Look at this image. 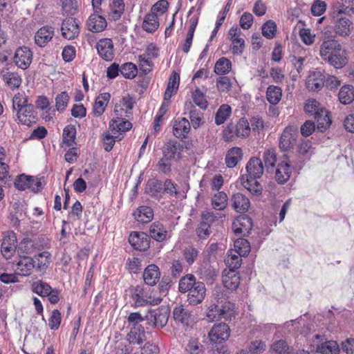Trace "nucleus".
Wrapping results in <instances>:
<instances>
[{"mask_svg": "<svg viewBox=\"0 0 354 354\" xmlns=\"http://www.w3.org/2000/svg\"><path fill=\"white\" fill-rule=\"evenodd\" d=\"M76 138V128L73 124H68L63 130V142L68 147L73 146Z\"/></svg>", "mask_w": 354, "mask_h": 354, "instance_id": "nucleus-58", "label": "nucleus"}, {"mask_svg": "<svg viewBox=\"0 0 354 354\" xmlns=\"http://www.w3.org/2000/svg\"><path fill=\"white\" fill-rule=\"evenodd\" d=\"M206 295V288L204 283L198 281L196 286L188 291L187 301L190 305L196 306L201 304Z\"/></svg>", "mask_w": 354, "mask_h": 354, "instance_id": "nucleus-20", "label": "nucleus"}, {"mask_svg": "<svg viewBox=\"0 0 354 354\" xmlns=\"http://www.w3.org/2000/svg\"><path fill=\"white\" fill-rule=\"evenodd\" d=\"M234 127L238 135V138H245L250 136L251 128L246 118H240L238 122L234 124Z\"/></svg>", "mask_w": 354, "mask_h": 354, "instance_id": "nucleus-57", "label": "nucleus"}, {"mask_svg": "<svg viewBox=\"0 0 354 354\" xmlns=\"http://www.w3.org/2000/svg\"><path fill=\"white\" fill-rule=\"evenodd\" d=\"M232 207L238 213H245L250 207L249 198L241 193H236L232 196Z\"/></svg>", "mask_w": 354, "mask_h": 354, "instance_id": "nucleus-33", "label": "nucleus"}, {"mask_svg": "<svg viewBox=\"0 0 354 354\" xmlns=\"http://www.w3.org/2000/svg\"><path fill=\"white\" fill-rule=\"evenodd\" d=\"M54 33V28L52 26H42L35 33V44L39 47H45L52 40Z\"/></svg>", "mask_w": 354, "mask_h": 354, "instance_id": "nucleus-26", "label": "nucleus"}, {"mask_svg": "<svg viewBox=\"0 0 354 354\" xmlns=\"http://www.w3.org/2000/svg\"><path fill=\"white\" fill-rule=\"evenodd\" d=\"M191 130L189 121L185 118H178L173 122V134L180 139L186 138Z\"/></svg>", "mask_w": 354, "mask_h": 354, "instance_id": "nucleus-23", "label": "nucleus"}, {"mask_svg": "<svg viewBox=\"0 0 354 354\" xmlns=\"http://www.w3.org/2000/svg\"><path fill=\"white\" fill-rule=\"evenodd\" d=\"M151 237L158 242H162L170 237L169 233L165 225L159 222H153L149 227Z\"/></svg>", "mask_w": 354, "mask_h": 354, "instance_id": "nucleus-30", "label": "nucleus"}, {"mask_svg": "<svg viewBox=\"0 0 354 354\" xmlns=\"http://www.w3.org/2000/svg\"><path fill=\"white\" fill-rule=\"evenodd\" d=\"M234 316L235 306L231 302H225L221 308L214 303L209 304L205 312L206 319L209 322L220 320L222 318L230 320Z\"/></svg>", "mask_w": 354, "mask_h": 354, "instance_id": "nucleus-1", "label": "nucleus"}, {"mask_svg": "<svg viewBox=\"0 0 354 354\" xmlns=\"http://www.w3.org/2000/svg\"><path fill=\"white\" fill-rule=\"evenodd\" d=\"M324 107L321 106L320 103L315 99H309L306 100L304 109L306 113L309 115H315L317 114L319 110Z\"/></svg>", "mask_w": 354, "mask_h": 354, "instance_id": "nucleus-63", "label": "nucleus"}, {"mask_svg": "<svg viewBox=\"0 0 354 354\" xmlns=\"http://www.w3.org/2000/svg\"><path fill=\"white\" fill-rule=\"evenodd\" d=\"M292 167L287 160H280L276 167L274 173V179L278 184H285L291 176Z\"/></svg>", "mask_w": 354, "mask_h": 354, "instance_id": "nucleus-15", "label": "nucleus"}, {"mask_svg": "<svg viewBox=\"0 0 354 354\" xmlns=\"http://www.w3.org/2000/svg\"><path fill=\"white\" fill-rule=\"evenodd\" d=\"M183 145L176 140H169L162 148V155L170 159L178 160L181 158Z\"/></svg>", "mask_w": 354, "mask_h": 354, "instance_id": "nucleus-22", "label": "nucleus"}, {"mask_svg": "<svg viewBox=\"0 0 354 354\" xmlns=\"http://www.w3.org/2000/svg\"><path fill=\"white\" fill-rule=\"evenodd\" d=\"M282 97V90L279 86L270 85L266 91V99L271 104H277Z\"/></svg>", "mask_w": 354, "mask_h": 354, "instance_id": "nucleus-55", "label": "nucleus"}, {"mask_svg": "<svg viewBox=\"0 0 354 354\" xmlns=\"http://www.w3.org/2000/svg\"><path fill=\"white\" fill-rule=\"evenodd\" d=\"M135 219L142 223H149L153 218V211L149 206H140L133 214Z\"/></svg>", "mask_w": 354, "mask_h": 354, "instance_id": "nucleus-41", "label": "nucleus"}, {"mask_svg": "<svg viewBox=\"0 0 354 354\" xmlns=\"http://www.w3.org/2000/svg\"><path fill=\"white\" fill-rule=\"evenodd\" d=\"M41 186V183L37 178L24 174L19 175L15 181V187L21 191L30 189L36 193L40 190Z\"/></svg>", "mask_w": 354, "mask_h": 354, "instance_id": "nucleus-7", "label": "nucleus"}, {"mask_svg": "<svg viewBox=\"0 0 354 354\" xmlns=\"http://www.w3.org/2000/svg\"><path fill=\"white\" fill-rule=\"evenodd\" d=\"M185 111L188 112L190 124L194 129H197L204 124V113L197 109L192 102L185 103Z\"/></svg>", "mask_w": 354, "mask_h": 354, "instance_id": "nucleus-16", "label": "nucleus"}, {"mask_svg": "<svg viewBox=\"0 0 354 354\" xmlns=\"http://www.w3.org/2000/svg\"><path fill=\"white\" fill-rule=\"evenodd\" d=\"M35 107L33 105H26L17 111V118L19 121L24 125L31 126L36 123L37 117L35 113Z\"/></svg>", "mask_w": 354, "mask_h": 354, "instance_id": "nucleus-27", "label": "nucleus"}, {"mask_svg": "<svg viewBox=\"0 0 354 354\" xmlns=\"http://www.w3.org/2000/svg\"><path fill=\"white\" fill-rule=\"evenodd\" d=\"M317 351L322 354H339V346L335 341H326L318 346Z\"/></svg>", "mask_w": 354, "mask_h": 354, "instance_id": "nucleus-59", "label": "nucleus"}, {"mask_svg": "<svg viewBox=\"0 0 354 354\" xmlns=\"http://www.w3.org/2000/svg\"><path fill=\"white\" fill-rule=\"evenodd\" d=\"M240 28L232 26L228 32L227 37L231 41L230 50L233 55H241L245 49V40Z\"/></svg>", "mask_w": 354, "mask_h": 354, "instance_id": "nucleus-4", "label": "nucleus"}, {"mask_svg": "<svg viewBox=\"0 0 354 354\" xmlns=\"http://www.w3.org/2000/svg\"><path fill=\"white\" fill-rule=\"evenodd\" d=\"M271 354H292L293 347L289 346L286 340L274 341L270 348Z\"/></svg>", "mask_w": 354, "mask_h": 354, "instance_id": "nucleus-48", "label": "nucleus"}, {"mask_svg": "<svg viewBox=\"0 0 354 354\" xmlns=\"http://www.w3.org/2000/svg\"><path fill=\"white\" fill-rule=\"evenodd\" d=\"M223 283L227 289L235 290L239 286L240 277L235 271H228L223 275Z\"/></svg>", "mask_w": 354, "mask_h": 354, "instance_id": "nucleus-46", "label": "nucleus"}, {"mask_svg": "<svg viewBox=\"0 0 354 354\" xmlns=\"http://www.w3.org/2000/svg\"><path fill=\"white\" fill-rule=\"evenodd\" d=\"M52 287L42 280L34 281L31 285L32 291L41 297H48L51 292Z\"/></svg>", "mask_w": 354, "mask_h": 354, "instance_id": "nucleus-53", "label": "nucleus"}, {"mask_svg": "<svg viewBox=\"0 0 354 354\" xmlns=\"http://www.w3.org/2000/svg\"><path fill=\"white\" fill-rule=\"evenodd\" d=\"M338 99L342 104H349L354 100V86L349 84L342 86L338 93Z\"/></svg>", "mask_w": 354, "mask_h": 354, "instance_id": "nucleus-47", "label": "nucleus"}, {"mask_svg": "<svg viewBox=\"0 0 354 354\" xmlns=\"http://www.w3.org/2000/svg\"><path fill=\"white\" fill-rule=\"evenodd\" d=\"M192 97L194 106H198L203 110H206L208 107V101L206 98L205 93L201 91L198 87H196L194 91L192 92Z\"/></svg>", "mask_w": 354, "mask_h": 354, "instance_id": "nucleus-56", "label": "nucleus"}, {"mask_svg": "<svg viewBox=\"0 0 354 354\" xmlns=\"http://www.w3.org/2000/svg\"><path fill=\"white\" fill-rule=\"evenodd\" d=\"M262 159L266 169L268 171L272 170L275 167L277 161L276 150L273 148L266 149L263 153Z\"/></svg>", "mask_w": 354, "mask_h": 354, "instance_id": "nucleus-51", "label": "nucleus"}, {"mask_svg": "<svg viewBox=\"0 0 354 354\" xmlns=\"http://www.w3.org/2000/svg\"><path fill=\"white\" fill-rule=\"evenodd\" d=\"M241 185L252 194L259 196L262 194L263 187L257 181V178H250L247 175L241 177Z\"/></svg>", "mask_w": 354, "mask_h": 354, "instance_id": "nucleus-38", "label": "nucleus"}, {"mask_svg": "<svg viewBox=\"0 0 354 354\" xmlns=\"http://www.w3.org/2000/svg\"><path fill=\"white\" fill-rule=\"evenodd\" d=\"M145 339V330L143 326L131 327L127 335V340L131 344H140Z\"/></svg>", "mask_w": 354, "mask_h": 354, "instance_id": "nucleus-44", "label": "nucleus"}, {"mask_svg": "<svg viewBox=\"0 0 354 354\" xmlns=\"http://www.w3.org/2000/svg\"><path fill=\"white\" fill-rule=\"evenodd\" d=\"M228 203V196L225 192H218L212 198V206L215 210H224Z\"/></svg>", "mask_w": 354, "mask_h": 354, "instance_id": "nucleus-50", "label": "nucleus"}, {"mask_svg": "<svg viewBox=\"0 0 354 354\" xmlns=\"http://www.w3.org/2000/svg\"><path fill=\"white\" fill-rule=\"evenodd\" d=\"M15 64L20 68L27 69L32 60V53L26 46H21L17 48L14 56Z\"/></svg>", "mask_w": 354, "mask_h": 354, "instance_id": "nucleus-12", "label": "nucleus"}, {"mask_svg": "<svg viewBox=\"0 0 354 354\" xmlns=\"http://www.w3.org/2000/svg\"><path fill=\"white\" fill-rule=\"evenodd\" d=\"M124 7L123 0H113L109 4V19L113 21L120 19L124 13Z\"/></svg>", "mask_w": 354, "mask_h": 354, "instance_id": "nucleus-42", "label": "nucleus"}, {"mask_svg": "<svg viewBox=\"0 0 354 354\" xmlns=\"http://www.w3.org/2000/svg\"><path fill=\"white\" fill-rule=\"evenodd\" d=\"M297 134V127H286L283 131L279 138V147L281 150L287 151L292 149L296 144Z\"/></svg>", "mask_w": 354, "mask_h": 354, "instance_id": "nucleus-6", "label": "nucleus"}, {"mask_svg": "<svg viewBox=\"0 0 354 354\" xmlns=\"http://www.w3.org/2000/svg\"><path fill=\"white\" fill-rule=\"evenodd\" d=\"M324 80L325 75L322 71H310L306 80V88L311 91H319L324 86Z\"/></svg>", "mask_w": 354, "mask_h": 354, "instance_id": "nucleus-17", "label": "nucleus"}, {"mask_svg": "<svg viewBox=\"0 0 354 354\" xmlns=\"http://www.w3.org/2000/svg\"><path fill=\"white\" fill-rule=\"evenodd\" d=\"M1 76L5 84L12 90L18 88L22 83L21 77L17 72L3 70L1 72Z\"/></svg>", "mask_w": 354, "mask_h": 354, "instance_id": "nucleus-35", "label": "nucleus"}, {"mask_svg": "<svg viewBox=\"0 0 354 354\" xmlns=\"http://www.w3.org/2000/svg\"><path fill=\"white\" fill-rule=\"evenodd\" d=\"M314 117L317 123V129L321 132L325 131L331 124L330 113L325 108L319 110Z\"/></svg>", "mask_w": 354, "mask_h": 354, "instance_id": "nucleus-43", "label": "nucleus"}, {"mask_svg": "<svg viewBox=\"0 0 354 354\" xmlns=\"http://www.w3.org/2000/svg\"><path fill=\"white\" fill-rule=\"evenodd\" d=\"M198 283L196 277L192 274H187L183 276L178 283V290L181 293L187 292L194 288Z\"/></svg>", "mask_w": 354, "mask_h": 354, "instance_id": "nucleus-54", "label": "nucleus"}, {"mask_svg": "<svg viewBox=\"0 0 354 354\" xmlns=\"http://www.w3.org/2000/svg\"><path fill=\"white\" fill-rule=\"evenodd\" d=\"M35 271L37 272H46L52 263V254L48 251H43L33 256Z\"/></svg>", "mask_w": 354, "mask_h": 354, "instance_id": "nucleus-25", "label": "nucleus"}, {"mask_svg": "<svg viewBox=\"0 0 354 354\" xmlns=\"http://www.w3.org/2000/svg\"><path fill=\"white\" fill-rule=\"evenodd\" d=\"M252 227V219L248 216H239L232 223V229L236 236H247Z\"/></svg>", "mask_w": 354, "mask_h": 354, "instance_id": "nucleus-11", "label": "nucleus"}, {"mask_svg": "<svg viewBox=\"0 0 354 354\" xmlns=\"http://www.w3.org/2000/svg\"><path fill=\"white\" fill-rule=\"evenodd\" d=\"M232 67L231 61L227 57H222L216 62L214 72L216 75L223 76L228 74L231 71Z\"/></svg>", "mask_w": 354, "mask_h": 354, "instance_id": "nucleus-49", "label": "nucleus"}, {"mask_svg": "<svg viewBox=\"0 0 354 354\" xmlns=\"http://www.w3.org/2000/svg\"><path fill=\"white\" fill-rule=\"evenodd\" d=\"M159 26V18L157 15L149 12L145 16L141 27L144 31L153 33L158 30Z\"/></svg>", "mask_w": 354, "mask_h": 354, "instance_id": "nucleus-39", "label": "nucleus"}, {"mask_svg": "<svg viewBox=\"0 0 354 354\" xmlns=\"http://www.w3.org/2000/svg\"><path fill=\"white\" fill-rule=\"evenodd\" d=\"M334 30L335 33L342 37L348 36L352 30V22L346 17L339 16L334 17Z\"/></svg>", "mask_w": 354, "mask_h": 354, "instance_id": "nucleus-24", "label": "nucleus"}, {"mask_svg": "<svg viewBox=\"0 0 354 354\" xmlns=\"http://www.w3.org/2000/svg\"><path fill=\"white\" fill-rule=\"evenodd\" d=\"M148 319L151 322L153 327L163 328L168 322L169 317V310L163 306L149 312L147 316Z\"/></svg>", "mask_w": 354, "mask_h": 354, "instance_id": "nucleus-14", "label": "nucleus"}, {"mask_svg": "<svg viewBox=\"0 0 354 354\" xmlns=\"http://www.w3.org/2000/svg\"><path fill=\"white\" fill-rule=\"evenodd\" d=\"M142 277L145 283L151 286H155L160 280V271L155 264L149 265L144 270Z\"/></svg>", "mask_w": 354, "mask_h": 354, "instance_id": "nucleus-32", "label": "nucleus"}, {"mask_svg": "<svg viewBox=\"0 0 354 354\" xmlns=\"http://www.w3.org/2000/svg\"><path fill=\"white\" fill-rule=\"evenodd\" d=\"M86 26L88 30L92 32H100L106 28L107 22L104 17L93 13L88 17Z\"/></svg>", "mask_w": 354, "mask_h": 354, "instance_id": "nucleus-29", "label": "nucleus"}, {"mask_svg": "<svg viewBox=\"0 0 354 354\" xmlns=\"http://www.w3.org/2000/svg\"><path fill=\"white\" fill-rule=\"evenodd\" d=\"M338 50V51L333 54V56L328 58V59L326 62L336 69L344 68L347 64L348 61L346 50L342 47L341 44L339 46Z\"/></svg>", "mask_w": 354, "mask_h": 354, "instance_id": "nucleus-31", "label": "nucleus"}, {"mask_svg": "<svg viewBox=\"0 0 354 354\" xmlns=\"http://www.w3.org/2000/svg\"><path fill=\"white\" fill-rule=\"evenodd\" d=\"M339 46V42L335 38H325L320 46V57L324 62H326L328 58L339 50L338 48Z\"/></svg>", "mask_w": 354, "mask_h": 354, "instance_id": "nucleus-18", "label": "nucleus"}, {"mask_svg": "<svg viewBox=\"0 0 354 354\" xmlns=\"http://www.w3.org/2000/svg\"><path fill=\"white\" fill-rule=\"evenodd\" d=\"M173 317L176 322L188 326L190 321V313L183 305L176 306L173 310Z\"/></svg>", "mask_w": 354, "mask_h": 354, "instance_id": "nucleus-45", "label": "nucleus"}, {"mask_svg": "<svg viewBox=\"0 0 354 354\" xmlns=\"http://www.w3.org/2000/svg\"><path fill=\"white\" fill-rule=\"evenodd\" d=\"M235 252L239 256H247L250 252V245L248 240L245 239H237L234 241Z\"/></svg>", "mask_w": 354, "mask_h": 354, "instance_id": "nucleus-62", "label": "nucleus"}, {"mask_svg": "<svg viewBox=\"0 0 354 354\" xmlns=\"http://www.w3.org/2000/svg\"><path fill=\"white\" fill-rule=\"evenodd\" d=\"M134 105L133 98L127 95L123 96L114 107V113L116 116L129 117L132 113V109Z\"/></svg>", "mask_w": 354, "mask_h": 354, "instance_id": "nucleus-19", "label": "nucleus"}, {"mask_svg": "<svg viewBox=\"0 0 354 354\" xmlns=\"http://www.w3.org/2000/svg\"><path fill=\"white\" fill-rule=\"evenodd\" d=\"M129 242L135 250L146 251L149 248L150 238L143 232H133L129 235Z\"/></svg>", "mask_w": 354, "mask_h": 354, "instance_id": "nucleus-13", "label": "nucleus"}, {"mask_svg": "<svg viewBox=\"0 0 354 354\" xmlns=\"http://www.w3.org/2000/svg\"><path fill=\"white\" fill-rule=\"evenodd\" d=\"M239 254H236L233 252L227 253V255L225 259L226 265L229 268V271H234L236 269L240 268L242 262L241 257Z\"/></svg>", "mask_w": 354, "mask_h": 354, "instance_id": "nucleus-61", "label": "nucleus"}, {"mask_svg": "<svg viewBox=\"0 0 354 354\" xmlns=\"http://www.w3.org/2000/svg\"><path fill=\"white\" fill-rule=\"evenodd\" d=\"M99 57L106 61L111 62L115 57V48L113 42L110 38H102L97 41L95 44Z\"/></svg>", "mask_w": 354, "mask_h": 354, "instance_id": "nucleus-5", "label": "nucleus"}, {"mask_svg": "<svg viewBox=\"0 0 354 354\" xmlns=\"http://www.w3.org/2000/svg\"><path fill=\"white\" fill-rule=\"evenodd\" d=\"M243 158V151L240 147H234L230 149L225 158L226 166L228 168H233L237 165Z\"/></svg>", "mask_w": 354, "mask_h": 354, "instance_id": "nucleus-40", "label": "nucleus"}, {"mask_svg": "<svg viewBox=\"0 0 354 354\" xmlns=\"http://www.w3.org/2000/svg\"><path fill=\"white\" fill-rule=\"evenodd\" d=\"M185 353L186 354H203V346L198 339H190L185 347Z\"/></svg>", "mask_w": 354, "mask_h": 354, "instance_id": "nucleus-64", "label": "nucleus"}, {"mask_svg": "<svg viewBox=\"0 0 354 354\" xmlns=\"http://www.w3.org/2000/svg\"><path fill=\"white\" fill-rule=\"evenodd\" d=\"M129 297L133 301L134 308L146 306L147 305H157L160 304L162 299L158 297L151 300L145 288L142 286H131L129 288Z\"/></svg>", "mask_w": 354, "mask_h": 354, "instance_id": "nucleus-2", "label": "nucleus"}, {"mask_svg": "<svg viewBox=\"0 0 354 354\" xmlns=\"http://www.w3.org/2000/svg\"><path fill=\"white\" fill-rule=\"evenodd\" d=\"M247 176L250 178H259L263 174L262 160L257 157H252L246 165Z\"/></svg>", "mask_w": 354, "mask_h": 354, "instance_id": "nucleus-28", "label": "nucleus"}, {"mask_svg": "<svg viewBox=\"0 0 354 354\" xmlns=\"http://www.w3.org/2000/svg\"><path fill=\"white\" fill-rule=\"evenodd\" d=\"M18 250L16 233L13 231H7L4 233L1 245V252L3 257L10 259Z\"/></svg>", "mask_w": 354, "mask_h": 354, "instance_id": "nucleus-3", "label": "nucleus"}, {"mask_svg": "<svg viewBox=\"0 0 354 354\" xmlns=\"http://www.w3.org/2000/svg\"><path fill=\"white\" fill-rule=\"evenodd\" d=\"M120 73L127 79H133L138 73L137 66L132 62L124 63L120 66Z\"/></svg>", "mask_w": 354, "mask_h": 354, "instance_id": "nucleus-60", "label": "nucleus"}, {"mask_svg": "<svg viewBox=\"0 0 354 354\" xmlns=\"http://www.w3.org/2000/svg\"><path fill=\"white\" fill-rule=\"evenodd\" d=\"M230 335L229 326L224 323L214 324L208 333V337L212 343L220 344L226 341Z\"/></svg>", "mask_w": 354, "mask_h": 354, "instance_id": "nucleus-9", "label": "nucleus"}, {"mask_svg": "<svg viewBox=\"0 0 354 354\" xmlns=\"http://www.w3.org/2000/svg\"><path fill=\"white\" fill-rule=\"evenodd\" d=\"M216 218L214 212L205 211L201 214V221L196 229V234L200 239H206L210 234L212 223Z\"/></svg>", "mask_w": 354, "mask_h": 354, "instance_id": "nucleus-10", "label": "nucleus"}, {"mask_svg": "<svg viewBox=\"0 0 354 354\" xmlns=\"http://www.w3.org/2000/svg\"><path fill=\"white\" fill-rule=\"evenodd\" d=\"M41 249V245L36 239L24 237L18 245L17 252L19 255L28 256Z\"/></svg>", "mask_w": 354, "mask_h": 354, "instance_id": "nucleus-21", "label": "nucleus"}, {"mask_svg": "<svg viewBox=\"0 0 354 354\" xmlns=\"http://www.w3.org/2000/svg\"><path fill=\"white\" fill-rule=\"evenodd\" d=\"M110 100L109 93H102L96 97L93 107V113L95 117H100L104 113Z\"/></svg>", "mask_w": 354, "mask_h": 354, "instance_id": "nucleus-34", "label": "nucleus"}, {"mask_svg": "<svg viewBox=\"0 0 354 354\" xmlns=\"http://www.w3.org/2000/svg\"><path fill=\"white\" fill-rule=\"evenodd\" d=\"M232 114V108L229 104H223L218 109L214 118L216 125H221L225 122Z\"/></svg>", "mask_w": 354, "mask_h": 354, "instance_id": "nucleus-52", "label": "nucleus"}, {"mask_svg": "<svg viewBox=\"0 0 354 354\" xmlns=\"http://www.w3.org/2000/svg\"><path fill=\"white\" fill-rule=\"evenodd\" d=\"M61 32L63 37L66 39L77 38L80 32V21L73 17L65 19L62 24Z\"/></svg>", "mask_w": 354, "mask_h": 354, "instance_id": "nucleus-8", "label": "nucleus"}, {"mask_svg": "<svg viewBox=\"0 0 354 354\" xmlns=\"http://www.w3.org/2000/svg\"><path fill=\"white\" fill-rule=\"evenodd\" d=\"M33 257L29 256L19 255V260L17 264V269L20 274L23 276H29L35 270Z\"/></svg>", "mask_w": 354, "mask_h": 354, "instance_id": "nucleus-36", "label": "nucleus"}, {"mask_svg": "<svg viewBox=\"0 0 354 354\" xmlns=\"http://www.w3.org/2000/svg\"><path fill=\"white\" fill-rule=\"evenodd\" d=\"M132 124L125 120L124 117L117 116L115 119H113L109 122V129L113 134L120 132H126L131 129Z\"/></svg>", "mask_w": 354, "mask_h": 354, "instance_id": "nucleus-37", "label": "nucleus"}]
</instances>
